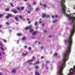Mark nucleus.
Here are the masks:
<instances>
[{"mask_svg":"<svg viewBox=\"0 0 75 75\" xmlns=\"http://www.w3.org/2000/svg\"><path fill=\"white\" fill-rule=\"evenodd\" d=\"M31 27H32V25H30L29 27H26L25 29H26L27 30H28V29H30V32L31 33H33V31H34V30L33 29H31Z\"/></svg>","mask_w":75,"mask_h":75,"instance_id":"1","label":"nucleus"},{"mask_svg":"<svg viewBox=\"0 0 75 75\" xmlns=\"http://www.w3.org/2000/svg\"><path fill=\"white\" fill-rule=\"evenodd\" d=\"M32 59V60H29L27 62V63H30V65H32V64H31V62L32 61H34L35 59V57H33Z\"/></svg>","mask_w":75,"mask_h":75,"instance_id":"2","label":"nucleus"},{"mask_svg":"<svg viewBox=\"0 0 75 75\" xmlns=\"http://www.w3.org/2000/svg\"><path fill=\"white\" fill-rule=\"evenodd\" d=\"M11 11L12 12H13L15 13H17V11L13 10V9H11Z\"/></svg>","mask_w":75,"mask_h":75,"instance_id":"3","label":"nucleus"},{"mask_svg":"<svg viewBox=\"0 0 75 75\" xmlns=\"http://www.w3.org/2000/svg\"><path fill=\"white\" fill-rule=\"evenodd\" d=\"M32 35H35L37 34V32H34L32 33Z\"/></svg>","mask_w":75,"mask_h":75,"instance_id":"4","label":"nucleus"},{"mask_svg":"<svg viewBox=\"0 0 75 75\" xmlns=\"http://www.w3.org/2000/svg\"><path fill=\"white\" fill-rule=\"evenodd\" d=\"M46 13H44L43 14V16H42V18H44L45 17H46Z\"/></svg>","mask_w":75,"mask_h":75,"instance_id":"5","label":"nucleus"},{"mask_svg":"<svg viewBox=\"0 0 75 75\" xmlns=\"http://www.w3.org/2000/svg\"><path fill=\"white\" fill-rule=\"evenodd\" d=\"M27 55V53H23L22 54V55L23 56H26V55Z\"/></svg>","mask_w":75,"mask_h":75,"instance_id":"6","label":"nucleus"},{"mask_svg":"<svg viewBox=\"0 0 75 75\" xmlns=\"http://www.w3.org/2000/svg\"><path fill=\"white\" fill-rule=\"evenodd\" d=\"M0 45L1 46V49L2 50H3L4 51V49L3 48V47H2V45H1V43H0Z\"/></svg>","mask_w":75,"mask_h":75,"instance_id":"7","label":"nucleus"},{"mask_svg":"<svg viewBox=\"0 0 75 75\" xmlns=\"http://www.w3.org/2000/svg\"><path fill=\"white\" fill-rule=\"evenodd\" d=\"M15 19L17 21H18V18L17 17H15Z\"/></svg>","mask_w":75,"mask_h":75,"instance_id":"8","label":"nucleus"},{"mask_svg":"<svg viewBox=\"0 0 75 75\" xmlns=\"http://www.w3.org/2000/svg\"><path fill=\"white\" fill-rule=\"evenodd\" d=\"M36 11H38V10H39V8H36L35 9Z\"/></svg>","mask_w":75,"mask_h":75,"instance_id":"9","label":"nucleus"},{"mask_svg":"<svg viewBox=\"0 0 75 75\" xmlns=\"http://www.w3.org/2000/svg\"><path fill=\"white\" fill-rule=\"evenodd\" d=\"M18 36H21V35H22L21 33H18L17 34Z\"/></svg>","mask_w":75,"mask_h":75,"instance_id":"10","label":"nucleus"},{"mask_svg":"<svg viewBox=\"0 0 75 75\" xmlns=\"http://www.w3.org/2000/svg\"><path fill=\"white\" fill-rule=\"evenodd\" d=\"M35 75H40V74L38 73V72H35Z\"/></svg>","mask_w":75,"mask_h":75,"instance_id":"11","label":"nucleus"},{"mask_svg":"<svg viewBox=\"0 0 75 75\" xmlns=\"http://www.w3.org/2000/svg\"><path fill=\"white\" fill-rule=\"evenodd\" d=\"M22 40H25V37H23L22 38Z\"/></svg>","mask_w":75,"mask_h":75,"instance_id":"12","label":"nucleus"},{"mask_svg":"<svg viewBox=\"0 0 75 75\" xmlns=\"http://www.w3.org/2000/svg\"><path fill=\"white\" fill-rule=\"evenodd\" d=\"M43 7H45V8H46L47 7V5L46 4H44L43 5Z\"/></svg>","mask_w":75,"mask_h":75,"instance_id":"13","label":"nucleus"},{"mask_svg":"<svg viewBox=\"0 0 75 75\" xmlns=\"http://www.w3.org/2000/svg\"><path fill=\"white\" fill-rule=\"evenodd\" d=\"M3 16H4V14H2L1 15H0V18H1V17H3Z\"/></svg>","mask_w":75,"mask_h":75,"instance_id":"14","label":"nucleus"},{"mask_svg":"<svg viewBox=\"0 0 75 75\" xmlns=\"http://www.w3.org/2000/svg\"><path fill=\"white\" fill-rule=\"evenodd\" d=\"M7 15H8V16L9 17H11V14L8 13V14H7Z\"/></svg>","mask_w":75,"mask_h":75,"instance_id":"15","label":"nucleus"},{"mask_svg":"<svg viewBox=\"0 0 75 75\" xmlns=\"http://www.w3.org/2000/svg\"><path fill=\"white\" fill-rule=\"evenodd\" d=\"M37 23H38V22H36L35 23V26H37Z\"/></svg>","mask_w":75,"mask_h":75,"instance_id":"16","label":"nucleus"},{"mask_svg":"<svg viewBox=\"0 0 75 75\" xmlns=\"http://www.w3.org/2000/svg\"><path fill=\"white\" fill-rule=\"evenodd\" d=\"M58 55V54L57 53H55L54 54V56H57V55Z\"/></svg>","mask_w":75,"mask_h":75,"instance_id":"17","label":"nucleus"},{"mask_svg":"<svg viewBox=\"0 0 75 75\" xmlns=\"http://www.w3.org/2000/svg\"><path fill=\"white\" fill-rule=\"evenodd\" d=\"M9 8H6L5 9L6 11H9Z\"/></svg>","mask_w":75,"mask_h":75,"instance_id":"18","label":"nucleus"},{"mask_svg":"<svg viewBox=\"0 0 75 75\" xmlns=\"http://www.w3.org/2000/svg\"><path fill=\"white\" fill-rule=\"evenodd\" d=\"M16 72V71H15V69H13V70H12V72H13V73H14V72Z\"/></svg>","mask_w":75,"mask_h":75,"instance_id":"19","label":"nucleus"},{"mask_svg":"<svg viewBox=\"0 0 75 75\" xmlns=\"http://www.w3.org/2000/svg\"><path fill=\"white\" fill-rule=\"evenodd\" d=\"M19 18H21V19H22V18H23V17L21 16H19Z\"/></svg>","mask_w":75,"mask_h":75,"instance_id":"20","label":"nucleus"},{"mask_svg":"<svg viewBox=\"0 0 75 75\" xmlns=\"http://www.w3.org/2000/svg\"><path fill=\"white\" fill-rule=\"evenodd\" d=\"M35 69H38V66H36Z\"/></svg>","mask_w":75,"mask_h":75,"instance_id":"21","label":"nucleus"},{"mask_svg":"<svg viewBox=\"0 0 75 75\" xmlns=\"http://www.w3.org/2000/svg\"><path fill=\"white\" fill-rule=\"evenodd\" d=\"M21 9L22 10H24V7H21Z\"/></svg>","mask_w":75,"mask_h":75,"instance_id":"22","label":"nucleus"},{"mask_svg":"<svg viewBox=\"0 0 75 75\" xmlns=\"http://www.w3.org/2000/svg\"><path fill=\"white\" fill-rule=\"evenodd\" d=\"M46 17H50V16H49V15H46Z\"/></svg>","mask_w":75,"mask_h":75,"instance_id":"23","label":"nucleus"},{"mask_svg":"<svg viewBox=\"0 0 75 75\" xmlns=\"http://www.w3.org/2000/svg\"><path fill=\"white\" fill-rule=\"evenodd\" d=\"M22 20L23 21H25V19L24 18H22Z\"/></svg>","mask_w":75,"mask_h":75,"instance_id":"24","label":"nucleus"},{"mask_svg":"<svg viewBox=\"0 0 75 75\" xmlns=\"http://www.w3.org/2000/svg\"><path fill=\"white\" fill-rule=\"evenodd\" d=\"M28 49L29 50H31V47H29Z\"/></svg>","mask_w":75,"mask_h":75,"instance_id":"25","label":"nucleus"},{"mask_svg":"<svg viewBox=\"0 0 75 75\" xmlns=\"http://www.w3.org/2000/svg\"><path fill=\"white\" fill-rule=\"evenodd\" d=\"M6 18H9V16H7L6 17Z\"/></svg>","mask_w":75,"mask_h":75,"instance_id":"26","label":"nucleus"},{"mask_svg":"<svg viewBox=\"0 0 75 75\" xmlns=\"http://www.w3.org/2000/svg\"><path fill=\"white\" fill-rule=\"evenodd\" d=\"M4 42H7V41H6V40H4Z\"/></svg>","mask_w":75,"mask_h":75,"instance_id":"27","label":"nucleus"},{"mask_svg":"<svg viewBox=\"0 0 75 75\" xmlns=\"http://www.w3.org/2000/svg\"><path fill=\"white\" fill-rule=\"evenodd\" d=\"M57 21V20H55V21H53V22L55 23V22H56Z\"/></svg>","mask_w":75,"mask_h":75,"instance_id":"28","label":"nucleus"},{"mask_svg":"<svg viewBox=\"0 0 75 75\" xmlns=\"http://www.w3.org/2000/svg\"><path fill=\"white\" fill-rule=\"evenodd\" d=\"M17 9H18V10H21V9H20V8L19 7L17 8Z\"/></svg>","mask_w":75,"mask_h":75,"instance_id":"29","label":"nucleus"},{"mask_svg":"<svg viewBox=\"0 0 75 75\" xmlns=\"http://www.w3.org/2000/svg\"><path fill=\"white\" fill-rule=\"evenodd\" d=\"M27 13H28L29 14V13H31V11H30V12L29 11H27Z\"/></svg>","mask_w":75,"mask_h":75,"instance_id":"30","label":"nucleus"},{"mask_svg":"<svg viewBox=\"0 0 75 75\" xmlns=\"http://www.w3.org/2000/svg\"><path fill=\"white\" fill-rule=\"evenodd\" d=\"M11 6L12 7H13V4H11Z\"/></svg>","mask_w":75,"mask_h":75,"instance_id":"31","label":"nucleus"},{"mask_svg":"<svg viewBox=\"0 0 75 75\" xmlns=\"http://www.w3.org/2000/svg\"><path fill=\"white\" fill-rule=\"evenodd\" d=\"M74 15H75V13H73L72 14L73 16H74Z\"/></svg>","mask_w":75,"mask_h":75,"instance_id":"32","label":"nucleus"},{"mask_svg":"<svg viewBox=\"0 0 75 75\" xmlns=\"http://www.w3.org/2000/svg\"><path fill=\"white\" fill-rule=\"evenodd\" d=\"M46 62H47V63H49V61H46Z\"/></svg>","mask_w":75,"mask_h":75,"instance_id":"33","label":"nucleus"},{"mask_svg":"<svg viewBox=\"0 0 75 75\" xmlns=\"http://www.w3.org/2000/svg\"><path fill=\"white\" fill-rule=\"evenodd\" d=\"M39 63V62H38L36 63V64H37Z\"/></svg>","mask_w":75,"mask_h":75,"instance_id":"34","label":"nucleus"},{"mask_svg":"<svg viewBox=\"0 0 75 75\" xmlns=\"http://www.w3.org/2000/svg\"><path fill=\"white\" fill-rule=\"evenodd\" d=\"M6 25H9V23H6Z\"/></svg>","mask_w":75,"mask_h":75,"instance_id":"35","label":"nucleus"},{"mask_svg":"<svg viewBox=\"0 0 75 75\" xmlns=\"http://www.w3.org/2000/svg\"><path fill=\"white\" fill-rule=\"evenodd\" d=\"M33 4H34V5L36 4V3L35 2L33 3Z\"/></svg>","mask_w":75,"mask_h":75,"instance_id":"36","label":"nucleus"},{"mask_svg":"<svg viewBox=\"0 0 75 75\" xmlns=\"http://www.w3.org/2000/svg\"><path fill=\"white\" fill-rule=\"evenodd\" d=\"M24 47H25V48H27V46H25Z\"/></svg>","mask_w":75,"mask_h":75,"instance_id":"37","label":"nucleus"},{"mask_svg":"<svg viewBox=\"0 0 75 75\" xmlns=\"http://www.w3.org/2000/svg\"><path fill=\"white\" fill-rule=\"evenodd\" d=\"M74 9H75V5H74V7H73Z\"/></svg>","mask_w":75,"mask_h":75,"instance_id":"38","label":"nucleus"},{"mask_svg":"<svg viewBox=\"0 0 75 75\" xmlns=\"http://www.w3.org/2000/svg\"><path fill=\"white\" fill-rule=\"evenodd\" d=\"M27 20L28 21H29L30 20V19L29 18H27Z\"/></svg>","mask_w":75,"mask_h":75,"instance_id":"39","label":"nucleus"},{"mask_svg":"<svg viewBox=\"0 0 75 75\" xmlns=\"http://www.w3.org/2000/svg\"><path fill=\"white\" fill-rule=\"evenodd\" d=\"M47 32V30H45V31H44V33H45V32Z\"/></svg>","mask_w":75,"mask_h":75,"instance_id":"40","label":"nucleus"},{"mask_svg":"<svg viewBox=\"0 0 75 75\" xmlns=\"http://www.w3.org/2000/svg\"><path fill=\"white\" fill-rule=\"evenodd\" d=\"M32 39H34L35 38L34 37H33L32 38Z\"/></svg>","mask_w":75,"mask_h":75,"instance_id":"41","label":"nucleus"},{"mask_svg":"<svg viewBox=\"0 0 75 75\" xmlns=\"http://www.w3.org/2000/svg\"><path fill=\"white\" fill-rule=\"evenodd\" d=\"M44 23H43L42 25V27H44Z\"/></svg>","mask_w":75,"mask_h":75,"instance_id":"42","label":"nucleus"},{"mask_svg":"<svg viewBox=\"0 0 75 75\" xmlns=\"http://www.w3.org/2000/svg\"><path fill=\"white\" fill-rule=\"evenodd\" d=\"M33 10V8H31L30 9V10Z\"/></svg>","mask_w":75,"mask_h":75,"instance_id":"43","label":"nucleus"},{"mask_svg":"<svg viewBox=\"0 0 75 75\" xmlns=\"http://www.w3.org/2000/svg\"><path fill=\"white\" fill-rule=\"evenodd\" d=\"M44 58V57H41V59H42V58Z\"/></svg>","mask_w":75,"mask_h":75,"instance_id":"44","label":"nucleus"},{"mask_svg":"<svg viewBox=\"0 0 75 75\" xmlns=\"http://www.w3.org/2000/svg\"><path fill=\"white\" fill-rule=\"evenodd\" d=\"M55 17H58V15H56L55 16Z\"/></svg>","mask_w":75,"mask_h":75,"instance_id":"45","label":"nucleus"},{"mask_svg":"<svg viewBox=\"0 0 75 75\" xmlns=\"http://www.w3.org/2000/svg\"><path fill=\"white\" fill-rule=\"evenodd\" d=\"M43 48H44V47H41V49H43Z\"/></svg>","mask_w":75,"mask_h":75,"instance_id":"46","label":"nucleus"},{"mask_svg":"<svg viewBox=\"0 0 75 75\" xmlns=\"http://www.w3.org/2000/svg\"><path fill=\"white\" fill-rule=\"evenodd\" d=\"M30 23H31V22L29 21V22H28V24H30Z\"/></svg>","mask_w":75,"mask_h":75,"instance_id":"47","label":"nucleus"},{"mask_svg":"<svg viewBox=\"0 0 75 75\" xmlns=\"http://www.w3.org/2000/svg\"><path fill=\"white\" fill-rule=\"evenodd\" d=\"M1 27H2V26H1V25H0V28H1Z\"/></svg>","mask_w":75,"mask_h":75,"instance_id":"48","label":"nucleus"},{"mask_svg":"<svg viewBox=\"0 0 75 75\" xmlns=\"http://www.w3.org/2000/svg\"><path fill=\"white\" fill-rule=\"evenodd\" d=\"M0 56H1V53L0 52Z\"/></svg>","mask_w":75,"mask_h":75,"instance_id":"49","label":"nucleus"},{"mask_svg":"<svg viewBox=\"0 0 75 75\" xmlns=\"http://www.w3.org/2000/svg\"><path fill=\"white\" fill-rule=\"evenodd\" d=\"M16 24L17 25L18 24V23H16Z\"/></svg>","mask_w":75,"mask_h":75,"instance_id":"50","label":"nucleus"},{"mask_svg":"<svg viewBox=\"0 0 75 75\" xmlns=\"http://www.w3.org/2000/svg\"><path fill=\"white\" fill-rule=\"evenodd\" d=\"M42 22L40 21L39 22L40 24H41V23H42Z\"/></svg>","mask_w":75,"mask_h":75,"instance_id":"51","label":"nucleus"},{"mask_svg":"<svg viewBox=\"0 0 75 75\" xmlns=\"http://www.w3.org/2000/svg\"><path fill=\"white\" fill-rule=\"evenodd\" d=\"M17 44H18V41H17Z\"/></svg>","mask_w":75,"mask_h":75,"instance_id":"52","label":"nucleus"},{"mask_svg":"<svg viewBox=\"0 0 75 75\" xmlns=\"http://www.w3.org/2000/svg\"><path fill=\"white\" fill-rule=\"evenodd\" d=\"M52 18H54V16H52Z\"/></svg>","mask_w":75,"mask_h":75,"instance_id":"53","label":"nucleus"},{"mask_svg":"<svg viewBox=\"0 0 75 75\" xmlns=\"http://www.w3.org/2000/svg\"><path fill=\"white\" fill-rule=\"evenodd\" d=\"M2 75V74L1 73H0V75Z\"/></svg>","mask_w":75,"mask_h":75,"instance_id":"54","label":"nucleus"},{"mask_svg":"<svg viewBox=\"0 0 75 75\" xmlns=\"http://www.w3.org/2000/svg\"><path fill=\"white\" fill-rule=\"evenodd\" d=\"M38 27H36V29H37L38 28Z\"/></svg>","mask_w":75,"mask_h":75,"instance_id":"55","label":"nucleus"},{"mask_svg":"<svg viewBox=\"0 0 75 75\" xmlns=\"http://www.w3.org/2000/svg\"><path fill=\"white\" fill-rule=\"evenodd\" d=\"M49 37H51V36H49Z\"/></svg>","mask_w":75,"mask_h":75,"instance_id":"56","label":"nucleus"},{"mask_svg":"<svg viewBox=\"0 0 75 75\" xmlns=\"http://www.w3.org/2000/svg\"><path fill=\"white\" fill-rule=\"evenodd\" d=\"M3 54L4 55H5V53L4 52H3Z\"/></svg>","mask_w":75,"mask_h":75,"instance_id":"57","label":"nucleus"},{"mask_svg":"<svg viewBox=\"0 0 75 75\" xmlns=\"http://www.w3.org/2000/svg\"><path fill=\"white\" fill-rule=\"evenodd\" d=\"M25 1H27V0H25Z\"/></svg>","mask_w":75,"mask_h":75,"instance_id":"58","label":"nucleus"},{"mask_svg":"<svg viewBox=\"0 0 75 75\" xmlns=\"http://www.w3.org/2000/svg\"><path fill=\"white\" fill-rule=\"evenodd\" d=\"M40 6H41L42 5L41 3H40Z\"/></svg>","mask_w":75,"mask_h":75,"instance_id":"59","label":"nucleus"},{"mask_svg":"<svg viewBox=\"0 0 75 75\" xmlns=\"http://www.w3.org/2000/svg\"><path fill=\"white\" fill-rule=\"evenodd\" d=\"M39 44H41V43L40 42H39Z\"/></svg>","mask_w":75,"mask_h":75,"instance_id":"60","label":"nucleus"},{"mask_svg":"<svg viewBox=\"0 0 75 75\" xmlns=\"http://www.w3.org/2000/svg\"><path fill=\"white\" fill-rule=\"evenodd\" d=\"M30 6H31V5H29V7H30Z\"/></svg>","mask_w":75,"mask_h":75,"instance_id":"61","label":"nucleus"},{"mask_svg":"<svg viewBox=\"0 0 75 75\" xmlns=\"http://www.w3.org/2000/svg\"><path fill=\"white\" fill-rule=\"evenodd\" d=\"M0 59H1V58L0 57Z\"/></svg>","mask_w":75,"mask_h":75,"instance_id":"62","label":"nucleus"},{"mask_svg":"<svg viewBox=\"0 0 75 75\" xmlns=\"http://www.w3.org/2000/svg\"><path fill=\"white\" fill-rule=\"evenodd\" d=\"M46 69H48V67H47L46 68Z\"/></svg>","mask_w":75,"mask_h":75,"instance_id":"63","label":"nucleus"},{"mask_svg":"<svg viewBox=\"0 0 75 75\" xmlns=\"http://www.w3.org/2000/svg\"><path fill=\"white\" fill-rule=\"evenodd\" d=\"M44 64H43L42 65V66H44Z\"/></svg>","mask_w":75,"mask_h":75,"instance_id":"64","label":"nucleus"}]
</instances>
